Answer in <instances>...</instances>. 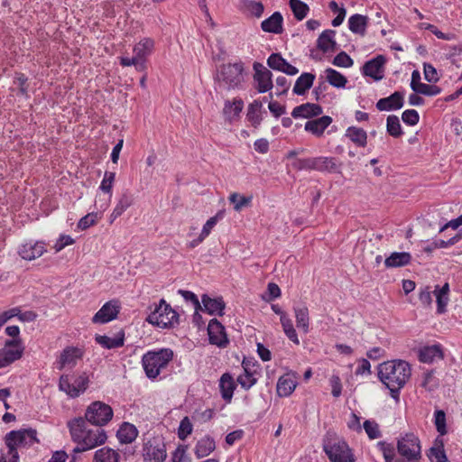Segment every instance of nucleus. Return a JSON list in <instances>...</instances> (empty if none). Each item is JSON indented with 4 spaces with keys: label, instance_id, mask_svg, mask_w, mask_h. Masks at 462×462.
I'll use <instances>...</instances> for the list:
<instances>
[{
    "label": "nucleus",
    "instance_id": "5fc2aeb1",
    "mask_svg": "<svg viewBox=\"0 0 462 462\" xmlns=\"http://www.w3.org/2000/svg\"><path fill=\"white\" fill-rule=\"evenodd\" d=\"M286 64L287 60H284L280 53H273L267 59V65L274 70L282 72Z\"/></svg>",
    "mask_w": 462,
    "mask_h": 462
},
{
    "label": "nucleus",
    "instance_id": "864d4df0",
    "mask_svg": "<svg viewBox=\"0 0 462 462\" xmlns=\"http://www.w3.org/2000/svg\"><path fill=\"white\" fill-rule=\"evenodd\" d=\"M116 180V173L112 171H106L103 180L100 183L99 189L105 193L109 194V198L112 196V189Z\"/></svg>",
    "mask_w": 462,
    "mask_h": 462
},
{
    "label": "nucleus",
    "instance_id": "bb28decb",
    "mask_svg": "<svg viewBox=\"0 0 462 462\" xmlns=\"http://www.w3.org/2000/svg\"><path fill=\"white\" fill-rule=\"evenodd\" d=\"M335 35L334 30H325L317 40V47L323 52L335 51L337 50Z\"/></svg>",
    "mask_w": 462,
    "mask_h": 462
},
{
    "label": "nucleus",
    "instance_id": "39448f33",
    "mask_svg": "<svg viewBox=\"0 0 462 462\" xmlns=\"http://www.w3.org/2000/svg\"><path fill=\"white\" fill-rule=\"evenodd\" d=\"M397 451L406 462H417L421 457V448L419 438L413 433L402 436L397 441ZM397 460H401L398 458Z\"/></svg>",
    "mask_w": 462,
    "mask_h": 462
},
{
    "label": "nucleus",
    "instance_id": "f704fd0d",
    "mask_svg": "<svg viewBox=\"0 0 462 462\" xmlns=\"http://www.w3.org/2000/svg\"><path fill=\"white\" fill-rule=\"evenodd\" d=\"M136 427L129 422H124L116 432V437L121 443H132L137 437Z\"/></svg>",
    "mask_w": 462,
    "mask_h": 462
},
{
    "label": "nucleus",
    "instance_id": "e433bc0d",
    "mask_svg": "<svg viewBox=\"0 0 462 462\" xmlns=\"http://www.w3.org/2000/svg\"><path fill=\"white\" fill-rule=\"evenodd\" d=\"M368 24V18L359 14H353L348 19V28L356 34L365 35Z\"/></svg>",
    "mask_w": 462,
    "mask_h": 462
},
{
    "label": "nucleus",
    "instance_id": "5701e85b",
    "mask_svg": "<svg viewBox=\"0 0 462 462\" xmlns=\"http://www.w3.org/2000/svg\"><path fill=\"white\" fill-rule=\"evenodd\" d=\"M322 107L314 103H305L293 108L291 116L294 118H310L322 114Z\"/></svg>",
    "mask_w": 462,
    "mask_h": 462
},
{
    "label": "nucleus",
    "instance_id": "680f3d73",
    "mask_svg": "<svg viewBox=\"0 0 462 462\" xmlns=\"http://www.w3.org/2000/svg\"><path fill=\"white\" fill-rule=\"evenodd\" d=\"M420 385L428 391H432L438 386V381L434 376L433 371H428L423 374Z\"/></svg>",
    "mask_w": 462,
    "mask_h": 462
},
{
    "label": "nucleus",
    "instance_id": "49530a36",
    "mask_svg": "<svg viewBox=\"0 0 462 462\" xmlns=\"http://www.w3.org/2000/svg\"><path fill=\"white\" fill-rule=\"evenodd\" d=\"M387 133L393 137H400L402 134V129L398 116L391 115L386 120Z\"/></svg>",
    "mask_w": 462,
    "mask_h": 462
},
{
    "label": "nucleus",
    "instance_id": "58836bf2",
    "mask_svg": "<svg viewBox=\"0 0 462 462\" xmlns=\"http://www.w3.org/2000/svg\"><path fill=\"white\" fill-rule=\"evenodd\" d=\"M315 80V75L310 72L302 73L296 80L293 87V93L296 95H304L309 90Z\"/></svg>",
    "mask_w": 462,
    "mask_h": 462
},
{
    "label": "nucleus",
    "instance_id": "f3484780",
    "mask_svg": "<svg viewBox=\"0 0 462 462\" xmlns=\"http://www.w3.org/2000/svg\"><path fill=\"white\" fill-rule=\"evenodd\" d=\"M297 375L293 372L282 375L277 382L276 391L280 397H288L297 386Z\"/></svg>",
    "mask_w": 462,
    "mask_h": 462
},
{
    "label": "nucleus",
    "instance_id": "a211bd4d",
    "mask_svg": "<svg viewBox=\"0 0 462 462\" xmlns=\"http://www.w3.org/2000/svg\"><path fill=\"white\" fill-rule=\"evenodd\" d=\"M385 59L379 55L367 62L363 67V73L374 80H381L383 78V65Z\"/></svg>",
    "mask_w": 462,
    "mask_h": 462
},
{
    "label": "nucleus",
    "instance_id": "4c0bfd02",
    "mask_svg": "<svg viewBox=\"0 0 462 462\" xmlns=\"http://www.w3.org/2000/svg\"><path fill=\"white\" fill-rule=\"evenodd\" d=\"M411 255L406 252H394L392 253L384 261L387 268H397L405 266L410 263Z\"/></svg>",
    "mask_w": 462,
    "mask_h": 462
},
{
    "label": "nucleus",
    "instance_id": "20e7f679",
    "mask_svg": "<svg viewBox=\"0 0 462 462\" xmlns=\"http://www.w3.org/2000/svg\"><path fill=\"white\" fill-rule=\"evenodd\" d=\"M215 80L220 88L226 90L240 88L245 80L243 63L221 65L217 70Z\"/></svg>",
    "mask_w": 462,
    "mask_h": 462
},
{
    "label": "nucleus",
    "instance_id": "c85d7f7f",
    "mask_svg": "<svg viewBox=\"0 0 462 462\" xmlns=\"http://www.w3.org/2000/svg\"><path fill=\"white\" fill-rule=\"evenodd\" d=\"M216 448V443L213 438L204 436L199 439L195 445V455L198 458L208 457Z\"/></svg>",
    "mask_w": 462,
    "mask_h": 462
},
{
    "label": "nucleus",
    "instance_id": "c9c22d12",
    "mask_svg": "<svg viewBox=\"0 0 462 462\" xmlns=\"http://www.w3.org/2000/svg\"><path fill=\"white\" fill-rule=\"evenodd\" d=\"M82 356V352L79 348L77 347H67L63 350L60 356V365L59 369H62L63 367L69 365L72 366L75 365L76 361L79 359Z\"/></svg>",
    "mask_w": 462,
    "mask_h": 462
},
{
    "label": "nucleus",
    "instance_id": "7c9ffc66",
    "mask_svg": "<svg viewBox=\"0 0 462 462\" xmlns=\"http://www.w3.org/2000/svg\"><path fill=\"white\" fill-rule=\"evenodd\" d=\"M96 341L97 344L106 349L118 348L124 346L125 334L123 332H119L115 337L97 335L96 336Z\"/></svg>",
    "mask_w": 462,
    "mask_h": 462
},
{
    "label": "nucleus",
    "instance_id": "13d9d810",
    "mask_svg": "<svg viewBox=\"0 0 462 462\" xmlns=\"http://www.w3.org/2000/svg\"><path fill=\"white\" fill-rule=\"evenodd\" d=\"M192 430H193V425H192L190 420L189 419V417H184L180 422V426L178 429V437L181 440H184L187 439V437L189 435L191 434Z\"/></svg>",
    "mask_w": 462,
    "mask_h": 462
},
{
    "label": "nucleus",
    "instance_id": "c03bdc74",
    "mask_svg": "<svg viewBox=\"0 0 462 462\" xmlns=\"http://www.w3.org/2000/svg\"><path fill=\"white\" fill-rule=\"evenodd\" d=\"M240 5L244 12L257 18L262 16L264 9L261 2L254 0H242Z\"/></svg>",
    "mask_w": 462,
    "mask_h": 462
},
{
    "label": "nucleus",
    "instance_id": "e2e57ef3",
    "mask_svg": "<svg viewBox=\"0 0 462 462\" xmlns=\"http://www.w3.org/2000/svg\"><path fill=\"white\" fill-rule=\"evenodd\" d=\"M441 92V89L439 87L435 85H428L425 83H421V85L418 86V90L416 93L425 95V96H437Z\"/></svg>",
    "mask_w": 462,
    "mask_h": 462
},
{
    "label": "nucleus",
    "instance_id": "4468645a",
    "mask_svg": "<svg viewBox=\"0 0 462 462\" xmlns=\"http://www.w3.org/2000/svg\"><path fill=\"white\" fill-rule=\"evenodd\" d=\"M120 305L116 300H110L105 303L102 308L94 315V323L105 324L115 319L119 313Z\"/></svg>",
    "mask_w": 462,
    "mask_h": 462
},
{
    "label": "nucleus",
    "instance_id": "0e129e2a",
    "mask_svg": "<svg viewBox=\"0 0 462 462\" xmlns=\"http://www.w3.org/2000/svg\"><path fill=\"white\" fill-rule=\"evenodd\" d=\"M402 121L408 125H415L418 124L420 116L415 109H407L402 115Z\"/></svg>",
    "mask_w": 462,
    "mask_h": 462
},
{
    "label": "nucleus",
    "instance_id": "cd10ccee",
    "mask_svg": "<svg viewBox=\"0 0 462 462\" xmlns=\"http://www.w3.org/2000/svg\"><path fill=\"white\" fill-rule=\"evenodd\" d=\"M154 49V41L151 38H143L134 47V54L142 61H146V57L152 53Z\"/></svg>",
    "mask_w": 462,
    "mask_h": 462
},
{
    "label": "nucleus",
    "instance_id": "2eb2a0df",
    "mask_svg": "<svg viewBox=\"0 0 462 462\" xmlns=\"http://www.w3.org/2000/svg\"><path fill=\"white\" fill-rule=\"evenodd\" d=\"M208 334L209 342L212 345H216L219 347H225L228 343L225 328L215 319L210 320L208 323Z\"/></svg>",
    "mask_w": 462,
    "mask_h": 462
},
{
    "label": "nucleus",
    "instance_id": "9b49d317",
    "mask_svg": "<svg viewBox=\"0 0 462 462\" xmlns=\"http://www.w3.org/2000/svg\"><path fill=\"white\" fill-rule=\"evenodd\" d=\"M324 450L331 462H355L351 449L343 440L325 444Z\"/></svg>",
    "mask_w": 462,
    "mask_h": 462
},
{
    "label": "nucleus",
    "instance_id": "de8ad7c7",
    "mask_svg": "<svg viewBox=\"0 0 462 462\" xmlns=\"http://www.w3.org/2000/svg\"><path fill=\"white\" fill-rule=\"evenodd\" d=\"M290 6L293 12L294 16L298 20L304 19L309 12V6L300 0H290Z\"/></svg>",
    "mask_w": 462,
    "mask_h": 462
},
{
    "label": "nucleus",
    "instance_id": "dca6fc26",
    "mask_svg": "<svg viewBox=\"0 0 462 462\" xmlns=\"http://www.w3.org/2000/svg\"><path fill=\"white\" fill-rule=\"evenodd\" d=\"M46 252L45 244L42 241L37 242H27L23 244L19 247V254L20 256L27 261H32L36 258H39Z\"/></svg>",
    "mask_w": 462,
    "mask_h": 462
},
{
    "label": "nucleus",
    "instance_id": "4d7b16f0",
    "mask_svg": "<svg viewBox=\"0 0 462 462\" xmlns=\"http://www.w3.org/2000/svg\"><path fill=\"white\" fill-rule=\"evenodd\" d=\"M223 217L224 213L222 211H219L205 223L200 233L202 235V238H207L209 236L212 229L216 226L217 222L223 218Z\"/></svg>",
    "mask_w": 462,
    "mask_h": 462
},
{
    "label": "nucleus",
    "instance_id": "774afa93",
    "mask_svg": "<svg viewBox=\"0 0 462 462\" xmlns=\"http://www.w3.org/2000/svg\"><path fill=\"white\" fill-rule=\"evenodd\" d=\"M423 69L424 78L428 82L436 83L439 81V78L437 69L431 64L425 63Z\"/></svg>",
    "mask_w": 462,
    "mask_h": 462
},
{
    "label": "nucleus",
    "instance_id": "a878e982",
    "mask_svg": "<svg viewBox=\"0 0 462 462\" xmlns=\"http://www.w3.org/2000/svg\"><path fill=\"white\" fill-rule=\"evenodd\" d=\"M283 18L280 12H274L269 18L263 20L261 28L263 32L274 34L282 33Z\"/></svg>",
    "mask_w": 462,
    "mask_h": 462
},
{
    "label": "nucleus",
    "instance_id": "09e8293b",
    "mask_svg": "<svg viewBox=\"0 0 462 462\" xmlns=\"http://www.w3.org/2000/svg\"><path fill=\"white\" fill-rule=\"evenodd\" d=\"M134 198L132 194L129 192L123 193L114 208V210H116V215H122L128 208L132 206Z\"/></svg>",
    "mask_w": 462,
    "mask_h": 462
},
{
    "label": "nucleus",
    "instance_id": "412c9836",
    "mask_svg": "<svg viewBox=\"0 0 462 462\" xmlns=\"http://www.w3.org/2000/svg\"><path fill=\"white\" fill-rule=\"evenodd\" d=\"M263 114H266V111L263 109V102L255 99L248 105L246 119L253 127L257 128L263 121Z\"/></svg>",
    "mask_w": 462,
    "mask_h": 462
},
{
    "label": "nucleus",
    "instance_id": "8fccbe9b",
    "mask_svg": "<svg viewBox=\"0 0 462 462\" xmlns=\"http://www.w3.org/2000/svg\"><path fill=\"white\" fill-rule=\"evenodd\" d=\"M376 447L382 452L385 462H396L395 449L392 444L386 443L385 441H379Z\"/></svg>",
    "mask_w": 462,
    "mask_h": 462
},
{
    "label": "nucleus",
    "instance_id": "b1692460",
    "mask_svg": "<svg viewBox=\"0 0 462 462\" xmlns=\"http://www.w3.org/2000/svg\"><path fill=\"white\" fill-rule=\"evenodd\" d=\"M201 301L203 304V308L201 310H204L208 314L218 316H222L224 314L226 305L221 297L210 298L208 295L203 294Z\"/></svg>",
    "mask_w": 462,
    "mask_h": 462
},
{
    "label": "nucleus",
    "instance_id": "bf43d9fd",
    "mask_svg": "<svg viewBox=\"0 0 462 462\" xmlns=\"http://www.w3.org/2000/svg\"><path fill=\"white\" fill-rule=\"evenodd\" d=\"M120 64L123 67L134 66L135 69L138 71H143L146 69V64H144V61L139 60L134 54L132 58L121 57Z\"/></svg>",
    "mask_w": 462,
    "mask_h": 462
},
{
    "label": "nucleus",
    "instance_id": "7ed1b4c3",
    "mask_svg": "<svg viewBox=\"0 0 462 462\" xmlns=\"http://www.w3.org/2000/svg\"><path fill=\"white\" fill-rule=\"evenodd\" d=\"M173 358V351L170 348H160L146 352L142 357V365L146 376L154 380Z\"/></svg>",
    "mask_w": 462,
    "mask_h": 462
},
{
    "label": "nucleus",
    "instance_id": "3c124183",
    "mask_svg": "<svg viewBox=\"0 0 462 462\" xmlns=\"http://www.w3.org/2000/svg\"><path fill=\"white\" fill-rule=\"evenodd\" d=\"M434 424L437 431L440 436H444L448 433L446 424V413L442 410H437L434 412Z\"/></svg>",
    "mask_w": 462,
    "mask_h": 462
},
{
    "label": "nucleus",
    "instance_id": "603ef678",
    "mask_svg": "<svg viewBox=\"0 0 462 462\" xmlns=\"http://www.w3.org/2000/svg\"><path fill=\"white\" fill-rule=\"evenodd\" d=\"M363 428L370 439H379L382 436L379 425L375 420H365Z\"/></svg>",
    "mask_w": 462,
    "mask_h": 462
},
{
    "label": "nucleus",
    "instance_id": "a18cd8bd",
    "mask_svg": "<svg viewBox=\"0 0 462 462\" xmlns=\"http://www.w3.org/2000/svg\"><path fill=\"white\" fill-rule=\"evenodd\" d=\"M229 201L234 205V209L236 212L241 211L244 208L249 207L251 205L253 197L252 196H244L239 193L234 192L231 193L229 198Z\"/></svg>",
    "mask_w": 462,
    "mask_h": 462
},
{
    "label": "nucleus",
    "instance_id": "1a4fd4ad",
    "mask_svg": "<svg viewBox=\"0 0 462 462\" xmlns=\"http://www.w3.org/2000/svg\"><path fill=\"white\" fill-rule=\"evenodd\" d=\"M35 442H38L36 430L32 429L12 430L5 437L6 448H12L16 451L19 448L31 447Z\"/></svg>",
    "mask_w": 462,
    "mask_h": 462
},
{
    "label": "nucleus",
    "instance_id": "9d476101",
    "mask_svg": "<svg viewBox=\"0 0 462 462\" xmlns=\"http://www.w3.org/2000/svg\"><path fill=\"white\" fill-rule=\"evenodd\" d=\"M142 455L145 462H162L166 457L164 442L160 438H150L143 442Z\"/></svg>",
    "mask_w": 462,
    "mask_h": 462
},
{
    "label": "nucleus",
    "instance_id": "a19ab883",
    "mask_svg": "<svg viewBox=\"0 0 462 462\" xmlns=\"http://www.w3.org/2000/svg\"><path fill=\"white\" fill-rule=\"evenodd\" d=\"M294 313L297 328L300 329L303 333H308L310 330V317L308 308L295 307Z\"/></svg>",
    "mask_w": 462,
    "mask_h": 462
},
{
    "label": "nucleus",
    "instance_id": "0eeeda50",
    "mask_svg": "<svg viewBox=\"0 0 462 462\" xmlns=\"http://www.w3.org/2000/svg\"><path fill=\"white\" fill-rule=\"evenodd\" d=\"M147 321L159 328H166L178 323V314L164 300H161L159 305L148 316Z\"/></svg>",
    "mask_w": 462,
    "mask_h": 462
},
{
    "label": "nucleus",
    "instance_id": "f03ea898",
    "mask_svg": "<svg viewBox=\"0 0 462 462\" xmlns=\"http://www.w3.org/2000/svg\"><path fill=\"white\" fill-rule=\"evenodd\" d=\"M411 375V365L403 360H391L378 366V377L390 390L391 396L394 399L399 397L400 390L406 384Z\"/></svg>",
    "mask_w": 462,
    "mask_h": 462
},
{
    "label": "nucleus",
    "instance_id": "69168bd1",
    "mask_svg": "<svg viewBox=\"0 0 462 462\" xmlns=\"http://www.w3.org/2000/svg\"><path fill=\"white\" fill-rule=\"evenodd\" d=\"M179 293L183 297V299L186 300V301H189L192 303L193 307H194V310H196V312L199 310H201L202 307L200 305V302L197 297V295L195 293H193L192 291H184V290H180L179 291Z\"/></svg>",
    "mask_w": 462,
    "mask_h": 462
},
{
    "label": "nucleus",
    "instance_id": "ea45409f",
    "mask_svg": "<svg viewBox=\"0 0 462 462\" xmlns=\"http://www.w3.org/2000/svg\"><path fill=\"white\" fill-rule=\"evenodd\" d=\"M345 135L359 147H365L367 143V134L362 128L350 126L346 130Z\"/></svg>",
    "mask_w": 462,
    "mask_h": 462
},
{
    "label": "nucleus",
    "instance_id": "6ab92c4d",
    "mask_svg": "<svg viewBox=\"0 0 462 462\" xmlns=\"http://www.w3.org/2000/svg\"><path fill=\"white\" fill-rule=\"evenodd\" d=\"M243 108L244 101L241 98L236 97L232 101H225L223 107L225 120L230 124L239 120Z\"/></svg>",
    "mask_w": 462,
    "mask_h": 462
},
{
    "label": "nucleus",
    "instance_id": "2f4dec72",
    "mask_svg": "<svg viewBox=\"0 0 462 462\" xmlns=\"http://www.w3.org/2000/svg\"><path fill=\"white\" fill-rule=\"evenodd\" d=\"M448 293H449V285L448 282H446L442 286H439V285L435 286L433 294L436 297L437 311L439 314L445 312V310H446V306L448 305V302L449 300Z\"/></svg>",
    "mask_w": 462,
    "mask_h": 462
},
{
    "label": "nucleus",
    "instance_id": "423d86ee",
    "mask_svg": "<svg viewBox=\"0 0 462 462\" xmlns=\"http://www.w3.org/2000/svg\"><path fill=\"white\" fill-rule=\"evenodd\" d=\"M89 383L86 373L79 375L63 374L59 380V389L64 392L70 398H77L83 393Z\"/></svg>",
    "mask_w": 462,
    "mask_h": 462
},
{
    "label": "nucleus",
    "instance_id": "ddd939ff",
    "mask_svg": "<svg viewBox=\"0 0 462 462\" xmlns=\"http://www.w3.org/2000/svg\"><path fill=\"white\" fill-rule=\"evenodd\" d=\"M254 79L256 82V89L259 93H265L273 88V74L263 64H254Z\"/></svg>",
    "mask_w": 462,
    "mask_h": 462
},
{
    "label": "nucleus",
    "instance_id": "6e6552de",
    "mask_svg": "<svg viewBox=\"0 0 462 462\" xmlns=\"http://www.w3.org/2000/svg\"><path fill=\"white\" fill-rule=\"evenodd\" d=\"M113 415V409L108 404L97 401L87 408L84 419L92 425L102 427L112 420Z\"/></svg>",
    "mask_w": 462,
    "mask_h": 462
},
{
    "label": "nucleus",
    "instance_id": "37998d69",
    "mask_svg": "<svg viewBox=\"0 0 462 462\" xmlns=\"http://www.w3.org/2000/svg\"><path fill=\"white\" fill-rule=\"evenodd\" d=\"M428 456L431 462H448V457L441 439H436L435 444L430 448Z\"/></svg>",
    "mask_w": 462,
    "mask_h": 462
},
{
    "label": "nucleus",
    "instance_id": "72a5a7b5",
    "mask_svg": "<svg viewBox=\"0 0 462 462\" xmlns=\"http://www.w3.org/2000/svg\"><path fill=\"white\" fill-rule=\"evenodd\" d=\"M92 462H120V454L109 447H103L95 451Z\"/></svg>",
    "mask_w": 462,
    "mask_h": 462
},
{
    "label": "nucleus",
    "instance_id": "4be33fe9",
    "mask_svg": "<svg viewBox=\"0 0 462 462\" xmlns=\"http://www.w3.org/2000/svg\"><path fill=\"white\" fill-rule=\"evenodd\" d=\"M443 357L442 346L439 344L424 346L419 350V359L422 363H433Z\"/></svg>",
    "mask_w": 462,
    "mask_h": 462
},
{
    "label": "nucleus",
    "instance_id": "6e6d98bb",
    "mask_svg": "<svg viewBox=\"0 0 462 462\" xmlns=\"http://www.w3.org/2000/svg\"><path fill=\"white\" fill-rule=\"evenodd\" d=\"M255 374L256 373L244 371V374H240L237 377V382L239 383L242 388L248 390L252 386H254L257 382Z\"/></svg>",
    "mask_w": 462,
    "mask_h": 462
},
{
    "label": "nucleus",
    "instance_id": "f257e3e1",
    "mask_svg": "<svg viewBox=\"0 0 462 462\" xmlns=\"http://www.w3.org/2000/svg\"><path fill=\"white\" fill-rule=\"evenodd\" d=\"M70 438L77 444L74 453H82L106 443V432L101 428H89L82 417L74 418L68 421Z\"/></svg>",
    "mask_w": 462,
    "mask_h": 462
},
{
    "label": "nucleus",
    "instance_id": "393cba45",
    "mask_svg": "<svg viewBox=\"0 0 462 462\" xmlns=\"http://www.w3.org/2000/svg\"><path fill=\"white\" fill-rule=\"evenodd\" d=\"M332 123V118L328 116H323L314 120H309L304 125L305 131L311 133L315 136H321L324 131Z\"/></svg>",
    "mask_w": 462,
    "mask_h": 462
},
{
    "label": "nucleus",
    "instance_id": "79ce46f5",
    "mask_svg": "<svg viewBox=\"0 0 462 462\" xmlns=\"http://www.w3.org/2000/svg\"><path fill=\"white\" fill-rule=\"evenodd\" d=\"M325 74H326L327 81L331 86H333L335 88H345V86H346V84L347 82V79L340 72L337 71L334 69L328 68L325 70Z\"/></svg>",
    "mask_w": 462,
    "mask_h": 462
},
{
    "label": "nucleus",
    "instance_id": "338daca9",
    "mask_svg": "<svg viewBox=\"0 0 462 462\" xmlns=\"http://www.w3.org/2000/svg\"><path fill=\"white\" fill-rule=\"evenodd\" d=\"M97 214L89 213L79 219L78 223V228L80 230H85L89 226L95 225L97 223Z\"/></svg>",
    "mask_w": 462,
    "mask_h": 462
},
{
    "label": "nucleus",
    "instance_id": "473e14b6",
    "mask_svg": "<svg viewBox=\"0 0 462 462\" xmlns=\"http://www.w3.org/2000/svg\"><path fill=\"white\" fill-rule=\"evenodd\" d=\"M219 389L222 398L229 403L236 389L235 382L229 374L226 373L220 377Z\"/></svg>",
    "mask_w": 462,
    "mask_h": 462
},
{
    "label": "nucleus",
    "instance_id": "052dcab7",
    "mask_svg": "<svg viewBox=\"0 0 462 462\" xmlns=\"http://www.w3.org/2000/svg\"><path fill=\"white\" fill-rule=\"evenodd\" d=\"M333 65L341 68H350L354 61L351 57L345 51H340L333 60Z\"/></svg>",
    "mask_w": 462,
    "mask_h": 462
},
{
    "label": "nucleus",
    "instance_id": "aec40b11",
    "mask_svg": "<svg viewBox=\"0 0 462 462\" xmlns=\"http://www.w3.org/2000/svg\"><path fill=\"white\" fill-rule=\"evenodd\" d=\"M403 93L395 91L391 96L379 99L375 105L376 108L379 111L401 109L403 106Z\"/></svg>",
    "mask_w": 462,
    "mask_h": 462
},
{
    "label": "nucleus",
    "instance_id": "f8f14e48",
    "mask_svg": "<svg viewBox=\"0 0 462 462\" xmlns=\"http://www.w3.org/2000/svg\"><path fill=\"white\" fill-rule=\"evenodd\" d=\"M23 352L20 339L7 340L0 349V368H4L21 358Z\"/></svg>",
    "mask_w": 462,
    "mask_h": 462
},
{
    "label": "nucleus",
    "instance_id": "c756f323",
    "mask_svg": "<svg viewBox=\"0 0 462 462\" xmlns=\"http://www.w3.org/2000/svg\"><path fill=\"white\" fill-rule=\"evenodd\" d=\"M313 170L319 171L335 172L338 170L337 159L334 157H313Z\"/></svg>",
    "mask_w": 462,
    "mask_h": 462
}]
</instances>
